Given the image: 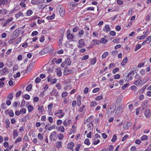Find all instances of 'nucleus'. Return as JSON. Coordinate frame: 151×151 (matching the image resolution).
Masks as SVG:
<instances>
[{
	"instance_id": "obj_1",
	"label": "nucleus",
	"mask_w": 151,
	"mask_h": 151,
	"mask_svg": "<svg viewBox=\"0 0 151 151\" xmlns=\"http://www.w3.org/2000/svg\"><path fill=\"white\" fill-rule=\"evenodd\" d=\"M12 0H0V6L2 5H3L9 6L10 2Z\"/></svg>"
},
{
	"instance_id": "obj_2",
	"label": "nucleus",
	"mask_w": 151,
	"mask_h": 151,
	"mask_svg": "<svg viewBox=\"0 0 151 151\" xmlns=\"http://www.w3.org/2000/svg\"><path fill=\"white\" fill-rule=\"evenodd\" d=\"M78 45H77V47L78 48H81L85 45V41L84 40L81 39L78 42Z\"/></svg>"
},
{
	"instance_id": "obj_3",
	"label": "nucleus",
	"mask_w": 151,
	"mask_h": 151,
	"mask_svg": "<svg viewBox=\"0 0 151 151\" xmlns=\"http://www.w3.org/2000/svg\"><path fill=\"white\" fill-rule=\"evenodd\" d=\"M58 9L60 15H63L65 12V11L63 7L61 5H59L58 6Z\"/></svg>"
},
{
	"instance_id": "obj_4",
	"label": "nucleus",
	"mask_w": 151,
	"mask_h": 151,
	"mask_svg": "<svg viewBox=\"0 0 151 151\" xmlns=\"http://www.w3.org/2000/svg\"><path fill=\"white\" fill-rule=\"evenodd\" d=\"M56 129L58 131L61 132L63 133L65 132V128L63 126H57L56 127Z\"/></svg>"
},
{
	"instance_id": "obj_5",
	"label": "nucleus",
	"mask_w": 151,
	"mask_h": 151,
	"mask_svg": "<svg viewBox=\"0 0 151 151\" xmlns=\"http://www.w3.org/2000/svg\"><path fill=\"white\" fill-rule=\"evenodd\" d=\"M74 146V143L72 142L69 143L67 146V148L69 150H73V147Z\"/></svg>"
},
{
	"instance_id": "obj_6",
	"label": "nucleus",
	"mask_w": 151,
	"mask_h": 151,
	"mask_svg": "<svg viewBox=\"0 0 151 151\" xmlns=\"http://www.w3.org/2000/svg\"><path fill=\"white\" fill-rule=\"evenodd\" d=\"M58 92L56 90L53 89L50 93V94L51 96H59L58 95Z\"/></svg>"
},
{
	"instance_id": "obj_7",
	"label": "nucleus",
	"mask_w": 151,
	"mask_h": 151,
	"mask_svg": "<svg viewBox=\"0 0 151 151\" xmlns=\"http://www.w3.org/2000/svg\"><path fill=\"white\" fill-rule=\"evenodd\" d=\"M13 20V18L12 17H10L8 19L6 22H4L3 25V27H6L7 24L9 23L10 22L12 21Z\"/></svg>"
},
{
	"instance_id": "obj_8",
	"label": "nucleus",
	"mask_w": 151,
	"mask_h": 151,
	"mask_svg": "<svg viewBox=\"0 0 151 151\" xmlns=\"http://www.w3.org/2000/svg\"><path fill=\"white\" fill-rule=\"evenodd\" d=\"M142 81L141 79H139L135 81L134 83L137 86H139L142 84Z\"/></svg>"
},
{
	"instance_id": "obj_9",
	"label": "nucleus",
	"mask_w": 151,
	"mask_h": 151,
	"mask_svg": "<svg viewBox=\"0 0 151 151\" xmlns=\"http://www.w3.org/2000/svg\"><path fill=\"white\" fill-rule=\"evenodd\" d=\"M131 124V122H127L123 125V127L125 129H127L129 128L130 127Z\"/></svg>"
},
{
	"instance_id": "obj_10",
	"label": "nucleus",
	"mask_w": 151,
	"mask_h": 151,
	"mask_svg": "<svg viewBox=\"0 0 151 151\" xmlns=\"http://www.w3.org/2000/svg\"><path fill=\"white\" fill-rule=\"evenodd\" d=\"M147 101L144 102L142 104V110H143L147 108Z\"/></svg>"
},
{
	"instance_id": "obj_11",
	"label": "nucleus",
	"mask_w": 151,
	"mask_h": 151,
	"mask_svg": "<svg viewBox=\"0 0 151 151\" xmlns=\"http://www.w3.org/2000/svg\"><path fill=\"white\" fill-rule=\"evenodd\" d=\"M111 29L110 27H109V25H106L103 29V30L104 31L108 32L110 31Z\"/></svg>"
},
{
	"instance_id": "obj_12",
	"label": "nucleus",
	"mask_w": 151,
	"mask_h": 151,
	"mask_svg": "<svg viewBox=\"0 0 151 151\" xmlns=\"http://www.w3.org/2000/svg\"><path fill=\"white\" fill-rule=\"evenodd\" d=\"M100 140L99 139H96V138H93V144L94 145H96L98 144L100 142Z\"/></svg>"
},
{
	"instance_id": "obj_13",
	"label": "nucleus",
	"mask_w": 151,
	"mask_h": 151,
	"mask_svg": "<svg viewBox=\"0 0 151 151\" xmlns=\"http://www.w3.org/2000/svg\"><path fill=\"white\" fill-rule=\"evenodd\" d=\"M8 11L5 9H2L0 10V13L2 14H7Z\"/></svg>"
},
{
	"instance_id": "obj_14",
	"label": "nucleus",
	"mask_w": 151,
	"mask_h": 151,
	"mask_svg": "<svg viewBox=\"0 0 151 151\" xmlns=\"http://www.w3.org/2000/svg\"><path fill=\"white\" fill-rule=\"evenodd\" d=\"M56 134V132L55 131H53L51 132L49 137L50 139L52 140V139L55 137Z\"/></svg>"
},
{
	"instance_id": "obj_15",
	"label": "nucleus",
	"mask_w": 151,
	"mask_h": 151,
	"mask_svg": "<svg viewBox=\"0 0 151 151\" xmlns=\"http://www.w3.org/2000/svg\"><path fill=\"white\" fill-rule=\"evenodd\" d=\"M5 124L6 125V127L8 129L10 127V122L8 119H6L5 121Z\"/></svg>"
},
{
	"instance_id": "obj_16",
	"label": "nucleus",
	"mask_w": 151,
	"mask_h": 151,
	"mask_svg": "<svg viewBox=\"0 0 151 151\" xmlns=\"http://www.w3.org/2000/svg\"><path fill=\"white\" fill-rule=\"evenodd\" d=\"M56 147L58 150L62 147V142L61 141H57L56 142Z\"/></svg>"
},
{
	"instance_id": "obj_17",
	"label": "nucleus",
	"mask_w": 151,
	"mask_h": 151,
	"mask_svg": "<svg viewBox=\"0 0 151 151\" xmlns=\"http://www.w3.org/2000/svg\"><path fill=\"white\" fill-rule=\"evenodd\" d=\"M64 62L65 63L66 65H70L71 63L70 59L68 58H66Z\"/></svg>"
},
{
	"instance_id": "obj_18",
	"label": "nucleus",
	"mask_w": 151,
	"mask_h": 151,
	"mask_svg": "<svg viewBox=\"0 0 151 151\" xmlns=\"http://www.w3.org/2000/svg\"><path fill=\"white\" fill-rule=\"evenodd\" d=\"M34 65L35 64L34 63H31L29 65L27 70L30 71L32 69Z\"/></svg>"
},
{
	"instance_id": "obj_19",
	"label": "nucleus",
	"mask_w": 151,
	"mask_h": 151,
	"mask_svg": "<svg viewBox=\"0 0 151 151\" xmlns=\"http://www.w3.org/2000/svg\"><path fill=\"white\" fill-rule=\"evenodd\" d=\"M147 33V32H143V34L144 35H143L140 36L139 37H137V39H139L140 40H141L143 39H144L147 36L146 34Z\"/></svg>"
},
{
	"instance_id": "obj_20",
	"label": "nucleus",
	"mask_w": 151,
	"mask_h": 151,
	"mask_svg": "<svg viewBox=\"0 0 151 151\" xmlns=\"http://www.w3.org/2000/svg\"><path fill=\"white\" fill-rule=\"evenodd\" d=\"M150 113V110L149 109H147L144 112V114L146 117H148L149 116Z\"/></svg>"
},
{
	"instance_id": "obj_21",
	"label": "nucleus",
	"mask_w": 151,
	"mask_h": 151,
	"mask_svg": "<svg viewBox=\"0 0 151 151\" xmlns=\"http://www.w3.org/2000/svg\"><path fill=\"white\" fill-rule=\"evenodd\" d=\"M72 72V70L68 69H65L64 72V74L66 75L67 74L70 73Z\"/></svg>"
},
{
	"instance_id": "obj_22",
	"label": "nucleus",
	"mask_w": 151,
	"mask_h": 151,
	"mask_svg": "<svg viewBox=\"0 0 151 151\" xmlns=\"http://www.w3.org/2000/svg\"><path fill=\"white\" fill-rule=\"evenodd\" d=\"M80 97V96H78L77 97V98L78 99V105L79 107L81 104V99Z\"/></svg>"
},
{
	"instance_id": "obj_23",
	"label": "nucleus",
	"mask_w": 151,
	"mask_h": 151,
	"mask_svg": "<svg viewBox=\"0 0 151 151\" xmlns=\"http://www.w3.org/2000/svg\"><path fill=\"white\" fill-rule=\"evenodd\" d=\"M20 16L24 17V15L22 12H19L18 13L16 14L15 15V17L16 18H19Z\"/></svg>"
},
{
	"instance_id": "obj_24",
	"label": "nucleus",
	"mask_w": 151,
	"mask_h": 151,
	"mask_svg": "<svg viewBox=\"0 0 151 151\" xmlns=\"http://www.w3.org/2000/svg\"><path fill=\"white\" fill-rule=\"evenodd\" d=\"M18 136V133L17 130H15L13 132V138L14 139L16 138V137Z\"/></svg>"
},
{
	"instance_id": "obj_25",
	"label": "nucleus",
	"mask_w": 151,
	"mask_h": 151,
	"mask_svg": "<svg viewBox=\"0 0 151 151\" xmlns=\"http://www.w3.org/2000/svg\"><path fill=\"white\" fill-rule=\"evenodd\" d=\"M134 73L133 72H131L129 73H128L127 75V77L128 78V79H129L130 80H131L132 79L133 77L131 76V75H133Z\"/></svg>"
},
{
	"instance_id": "obj_26",
	"label": "nucleus",
	"mask_w": 151,
	"mask_h": 151,
	"mask_svg": "<svg viewBox=\"0 0 151 151\" xmlns=\"http://www.w3.org/2000/svg\"><path fill=\"white\" fill-rule=\"evenodd\" d=\"M67 38L68 40H71L74 38V36L72 34L69 33L67 35Z\"/></svg>"
},
{
	"instance_id": "obj_27",
	"label": "nucleus",
	"mask_w": 151,
	"mask_h": 151,
	"mask_svg": "<svg viewBox=\"0 0 151 151\" xmlns=\"http://www.w3.org/2000/svg\"><path fill=\"white\" fill-rule=\"evenodd\" d=\"M1 75L3 76L4 75L5 73L7 72V68L5 67L3 69H2L1 70Z\"/></svg>"
},
{
	"instance_id": "obj_28",
	"label": "nucleus",
	"mask_w": 151,
	"mask_h": 151,
	"mask_svg": "<svg viewBox=\"0 0 151 151\" xmlns=\"http://www.w3.org/2000/svg\"><path fill=\"white\" fill-rule=\"evenodd\" d=\"M107 42V40L106 39L104 38H102L100 40V42L102 43L103 44H106Z\"/></svg>"
},
{
	"instance_id": "obj_29",
	"label": "nucleus",
	"mask_w": 151,
	"mask_h": 151,
	"mask_svg": "<svg viewBox=\"0 0 151 151\" xmlns=\"http://www.w3.org/2000/svg\"><path fill=\"white\" fill-rule=\"evenodd\" d=\"M55 17V14H53L51 16H49L47 17V19L48 20H52Z\"/></svg>"
},
{
	"instance_id": "obj_30",
	"label": "nucleus",
	"mask_w": 151,
	"mask_h": 151,
	"mask_svg": "<svg viewBox=\"0 0 151 151\" xmlns=\"http://www.w3.org/2000/svg\"><path fill=\"white\" fill-rule=\"evenodd\" d=\"M127 58L126 57L123 60L121 63V65H122L124 66L125 65L126 63L127 62Z\"/></svg>"
},
{
	"instance_id": "obj_31",
	"label": "nucleus",
	"mask_w": 151,
	"mask_h": 151,
	"mask_svg": "<svg viewBox=\"0 0 151 151\" xmlns=\"http://www.w3.org/2000/svg\"><path fill=\"white\" fill-rule=\"evenodd\" d=\"M37 137L39 140L40 141H42L43 140V137L42 134L40 133H39L38 134Z\"/></svg>"
},
{
	"instance_id": "obj_32",
	"label": "nucleus",
	"mask_w": 151,
	"mask_h": 151,
	"mask_svg": "<svg viewBox=\"0 0 151 151\" xmlns=\"http://www.w3.org/2000/svg\"><path fill=\"white\" fill-rule=\"evenodd\" d=\"M98 41L97 40H93L91 42L93 45H98Z\"/></svg>"
},
{
	"instance_id": "obj_33",
	"label": "nucleus",
	"mask_w": 151,
	"mask_h": 151,
	"mask_svg": "<svg viewBox=\"0 0 151 151\" xmlns=\"http://www.w3.org/2000/svg\"><path fill=\"white\" fill-rule=\"evenodd\" d=\"M148 138L147 136L146 135H143L141 137L140 139L142 141H143L144 140H146Z\"/></svg>"
},
{
	"instance_id": "obj_34",
	"label": "nucleus",
	"mask_w": 151,
	"mask_h": 151,
	"mask_svg": "<svg viewBox=\"0 0 151 151\" xmlns=\"http://www.w3.org/2000/svg\"><path fill=\"white\" fill-rule=\"evenodd\" d=\"M27 109L28 110V112H30L33 110V107L31 105L27 107Z\"/></svg>"
},
{
	"instance_id": "obj_35",
	"label": "nucleus",
	"mask_w": 151,
	"mask_h": 151,
	"mask_svg": "<svg viewBox=\"0 0 151 151\" xmlns=\"http://www.w3.org/2000/svg\"><path fill=\"white\" fill-rule=\"evenodd\" d=\"M58 137L59 140H62L63 138V135L62 133H59L58 135Z\"/></svg>"
},
{
	"instance_id": "obj_36",
	"label": "nucleus",
	"mask_w": 151,
	"mask_h": 151,
	"mask_svg": "<svg viewBox=\"0 0 151 151\" xmlns=\"http://www.w3.org/2000/svg\"><path fill=\"white\" fill-rule=\"evenodd\" d=\"M96 62V58H93L91 61V65H94Z\"/></svg>"
},
{
	"instance_id": "obj_37",
	"label": "nucleus",
	"mask_w": 151,
	"mask_h": 151,
	"mask_svg": "<svg viewBox=\"0 0 151 151\" xmlns=\"http://www.w3.org/2000/svg\"><path fill=\"white\" fill-rule=\"evenodd\" d=\"M114 148V147L112 145H110L107 148V151H112Z\"/></svg>"
},
{
	"instance_id": "obj_38",
	"label": "nucleus",
	"mask_w": 151,
	"mask_h": 151,
	"mask_svg": "<svg viewBox=\"0 0 151 151\" xmlns=\"http://www.w3.org/2000/svg\"><path fill=\"white\" fill-rule=\"evenodd\" d=\"M109 53L107 52H105L103 54L102 56V58L103 59L104 58H106V57L108 55Z\"/></svg>"
},
{
	"instance_id": "obj_39",
	"label": "nucleus",
	"mask_w": 151,
	"mask_h": 151,
	"mask_svg": "<svg viewBox=\"0 0 151 151\" xmlns=\"http://www.w3.org/2000/svg\"><path fill=\"white\" fill-rule=\"evenodd\" d=\"M43 109V106H39L38 108V110L39 112H42Z\"/></svg>"
},
{
	"instance_id": "obj_40",
	"label": "nucleus",
	"mask_w": 151,
	"mask_h": 151,
	"mask_svg": "<svg viewBox=\"0 0 151 151\" xmlns=\"http://www.w3.org/2000/svg\"><path fill=\"white\" fill-rule=\"evenodd\" d=\"M81 146V144H78L76 145V147L75 148V150L77 151H79Z\"/></svg>"
},
{
	"instance_id": "obj_41",
	"label": "nucleus",
	"mask_w": 151,
	"mask_h": 151,
	"mask_svg": "<svg viewBox=\"0 0 151 151\" xmlns=\"http://www.w3.org/2000/svg\"><path fill=\"white\" fill-rule=\"evenodd\" d=\"M68 95V93L67 92H64L62 94V96L63 98H65L66 96Z\"/></svg>"
},
{
	"instance_id": "obj_42",
	"label": "nucleus",
	"mask_w": 151,
	"mask_h": 151,
	"mask_svg": "<svg viewBox=\"0 0 151 151\" xmlns=\"http://www.w3.org/2000/svg\"><path fill=\"white\" fill-rule=\"evenodd\" d=\"M21 28H20L18 29H16L14 32V35L16 36L17 33H18L19 31H21Z\"/></svg>"
},
{
	"instance_id": "obj_43",
	"label": "nucleus",
	"mask_w": 151,
	"mask_h": 151,
	"mask_svg": "<svg viewBox=\"0 0 151 151\" xmlns=\"http://www.w3.org/2000/svg\"><path fill=\"white\" fill-rule=\"evenodd\" d=\"M84 143L88 145H90V143L89 141V140L88 139H86L84 141Z\"/></svg>"
},
{
	"instance_id": "obj_44",
	"label": "nucleus",
	"mask_w": 151,
	"mask_h": 151,
	"mask_svg": "<svg viewBox=\"0 0 151 151\" xmlns=\"http://www.w3.org/2000/svg\"><path fill=\"white\" fill-rule=\"evenodd\" d=\"M103 98V96L101 95L96 96L95 98V100L96 101H98L102 99Z\"/></svg>"
},
{
	"instance_id": "obj_45",
	"label": "nucleus",
	"mask_w": 151,
	"mask_h": 151,
	"mask_svg": "<svg viewBox=\"0 0 151 151\" xmlns=\"http://www.w3.org/2000/svg\"><path fill=\"white\" fill-rule=\"evenodd\" d=\"M117 137L116 134H114L113 135V138L111 140V141L113 142H114L115 141Z\"/></svg>"
},
{
	"instance_id": "obj_46",
	"label": "nucleus",
	"mask_w": 151,
	"mask_h": 151,
	"mask_svg": "<svg viewBox=\"0 0 151 151\" xmlns=\"http://www.w3.org/2000/svg\"><path fill=\"white\" fill-rule=\"evenodd\" d=\"M1 108L5 110L6 108L7 107L6 106L5 104L4 103H3L2 104L1 106Z\"/></svg>"
},
{
	"instance_id": "obj_47",
	"label": "nucleus",
	"mask_w": 151,
	"mask_h": 151,
	"mask_svg": "<svg viewBox=\"0 0 151 151\" xmlns=\"http://www.w3.org/2000/svg\"><path fill=\"white\" fill-rule=\"evenodd\" d=\"M53 106V104L52 103H50L48 106V109L50 111H51L52 107Z\"/></svg>"
},
{
	"instance_id": "obj_48",
	"label": "nucleus",
	"mask_w": 151,
	"mask_h": 151,
	"mask_svg": "<svg viewBox=\"0 0 151 151\" xmlns=\"http://www.w3.org/2000/svg\"><path fill=\"white\" fill-rule=\"evenodd\" d=\"M84 29H85V30L86 31L85 32L86 35H88V32L89 29V28L87 27V26H86L84 27Z\"/></svg>"
},
{
	"instance_id": "obj_49",
	"label": "nucleus",
	"mask_w": 151,
	"mask_h": 151,
	"mask_svg": "<svg viewBox=\"0 0 151 151\" xmlns=\"http://www.w3.org/2000/svg\"><path fill=\"white\" fill-rule=\"evenodd\" d=\"M33 12L31 10H28L27 12V15L28 16H29L31 15L32 13Z\"/></svg>"
},
{
	"instance_id": "obj_50",
	"label": "nucleus",
	"mask_w": 151,
	"mask_h": 151,
	"mask_svg": "<svg viewBox=\"0 0 151 151\" xmlns=\"http://www.w3.org/2000/svg\"><path fill=\"white\" fill-rule=\"evenodd\" d=\"M141 47V45L140 44H138L136 46L135 49V51H137V50L140 49Z\"/></svg>"
},
{
	"instance_id": "obj_51",
	"label": "nucleus",
	"mask_w": 151,
	"mask_h": 151,
	"mask_svg": "<svg viewBox=\"0 0 151 151\" xmlns=\"http://www.w3.org/2000/svg\"><path fill=\"white\" fill-rule=\"evenodd\" d=\"M32 88V86L31 84H29L26 87V90L27 91H29L31 90Z\"/></svg>"
},
{
	"instance_id": "obj_52",
	"label": "nucleus",
	"mask_w": 151,
	"mask_h": 151,
	"mask_svg": "<svg viewBox=\"0 0 151 151\" xmlns=\"http://www.w3.org/2000/svg\"><path fill=\"white\" fill-rule=\"evenodd\" d=\"M13 94L12 93H11L9 94L8 96V98L10 100L12 99L13 97Z\"/></svg>"
},
{
	"instance_id": "obj_53",
	"label": "nucleus",
	"mask_w": 151,
	"mask_h": 151,
	"mask_svg": "<svg viewBox=\"0 0 151 151\" xmlns=\"http://www.w3.org/2000/svg\"><path fill=\"white\" fill-rule=\"evenodd\" d=\"M97 105V103L95 101H93L92 102L91 104V106H93L94 107L96 106Z\"/></svg>"
},
{
	"instance_id": "obj_54",
	"label": "nucleus",
	"mask_w": 151,
	"mask_h": 151,
	"mask_svg": "<svg viewBox=\"0 0 151 151\" xmlns=\"http://www.w3.org/2000/svg\"><path fill=\"white\" fill-rule=\"evenodd\" d=\"M38 6H39V9H44L46 6L44 4H42L41 5H37Z\"/></svg>"
},
{
	"instance_id": "obj_55",
	"label": "nucleus",
	"mask_w": 151,
	"mask_h": 151,
	"mask_svg": "<svg viewBox=\"0 0 151 151\" xmlns=\"http://www.w3.org/2000/svg\"><path fill=\"white\" fill-rule=\"evenodd\" d=\"M93 118V116H90L87 119V121L88 122H90Z\"/></svg>"
},
{
	"instance_id": "obj_56",
	"label": "nucleus",
	"mask_w": 151,
	"mask_h": 151,
	"mask_svg": "<svg viewBox=\"0 0 151 151\" xmlns=\"http://www.w3.org/2000/svg\"><path fill=\"white\" fill-rule=\"evenodd\" d=\"M151 17V14H148L146 16V20L147 21H149L150 19V17Z\"/></svg>"
},
{
	"instance_id": "obj_57",
	"label": "nucleus",
	"mask_w": 151,
	"mask_h": 151,
	"mask_svg": "<svg viewBox=\"0 0 151 151\" xmlns=\"http://www.w3.org/2000/svg\"><path fill=\"white\" fill-rule=\"evenodd\" d=\"M57 74L58 76H60L62 75V72L60 70H58L57 71Z\"/></svg>"
},
{
	"instance_id": "obj_58",
	"label": "nucleus",
	"mask_w": 151,
	"mask_h": 151,
	"mask_svg": "<svg viewBox=\"0 0 151 151\" xmlns=\"http://www.w3.org/2000/svg\"><path fill=\"white\" fill-rule=\"evenodd\" d=\"M9 114L11 117H13L14 116V113L12 110L10 111L9 112Z\"/></svg>"
},
{
	"instance_id": "obj_59",
	"label": "nucleus",
	"mask_w": 151,
	"mask_h": 151,
	"mask_svg": "<svg viewBox=\"0 0 151 151\" xmlns=\"http://www.w3.org/2000/svg\"><path fill=\"white\" fill-rule=\"evenodd\" d=\"M84 33V32L83 30L79 29L78 30V34L79 35H83Z\"/></svg>"
},
{
	"instance_id": "obj_60",
	"label": "nucleus",
	"mask_w": 151,
	"mask_h": 151,
	"mask_svg": "<svg viewBox=\"0 0 151 151\" xmlns=\"http://www.w3.org/2000/svg\"><path fill=\"white\" fill-rule=\"evenodd\" d=\"M22 140V138L21 137H19L17 138L15 141V144L21 141Z\"/></svg>"
},
{
	"instance_id": "obj_61",
	"label": "nucleus",
	"mask_w": 151,
	"mask_h": 151,
	"mask_svg": "<svg viewBox=\"0 0 151 151\" xmlns=\"http://www.w3.org/2000/svg\"><path fill=\"white\" fill-rule=\"evenodd\" d=\"M89 56L88 55H85L83 56L82 58V60H83L87 59L88 58Z\"/></svg>"
},
{
	"instance_id": "obj_62",
	"label": "nucleus",
	"mask_w": 151,
	"mask_h": 151,
	"mask_svg": "<svg viewBox=\"0 0 151 151\" xmlns=\"http://www.w3.org/2000/svg\"><path fill=\"white\" fill-rule=\"evenodd\" d=\"M79 27L78 26H76L73 28V31L74 32H76L77 31Z\"/></svg>"
},
{
	"instance_id": "obj_63",
	"label": "nucleus",
	"mask_w": 151,
	"mask_h": 151,
	"mask_svg": "<svg viewBox=\"0 0 151 151\" xmlns=\"http://www.w3.org/2000/svg\"><path fill=\"white\" fill-rule=\"evenodd\" d=\"M41 79L40 78L37 77L36 78L35 80V81L36 83H38L40 82L41 81Z\"/></svg>"
},
{
	"instance_id": "obj_64",
	"label": "nucleus",
	"mask_w": 151,
	"mask_h": 151,
	"mask_svg": "<svg viewBox=\"0 0 151 151\" xmlns=\"http://www.w3.org/2000/svg\"><path fill=\"white\" fill-rule=\"evenodd\" d=\"M26 109L24 108H22L20 110V113H22L23 114H24L26 113Z\"/></svg>"
}]
</instances>
